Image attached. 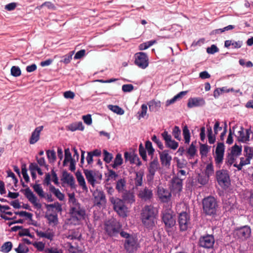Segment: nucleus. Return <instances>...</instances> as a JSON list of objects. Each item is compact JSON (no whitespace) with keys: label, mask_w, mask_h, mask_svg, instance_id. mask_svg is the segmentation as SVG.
<instances>
[{"label":"nucleus","mask_w":253,"mask_h":253,"mask_svg":"<svg viewBox=\"0 0 253 253\" xmlns=\"http://www.w3.org/2000/svg\"><path fill=\"white\" fill-rule=\"evenodd\" d=\"M83 120L85 124L87 125H90L92 124L91 116L90 114H87L83 116Z\"/></svg>","instance_id":"774afa93"},{"label":"nucleus","mask_w":253,"mask_h":253,"mask_svg":"<svg viewBox=\"0 0 253 253\" xmlns=\"http://www.w3.org/2000/svg\"><path fill=\"white\" fill-rule=\"evenodd\" d=\"M203 209L207 215L215 216L217 214L218 204L216 200L212 196H209L203 200Z\"/></svg>","instance_id":"f03ea898"},{"label":"nucleus","mask_w":253,"mask_h":253,"mask_svg":"<svg viewBox=\"0 0 253 253\" xmlns=\"http://www.w3.org/2000/svg\"><path fill=\"white\" fill-rule=\"evenodd\" d=\"M122 200L127 204H132L135 202V197L133 193L125 191L122 195Z\"/></svg>","instance_id":"b1692460"},{"label":"nucleus","mask_w":253,"mask_h":253,"mask_svg":"<svg viewBox=\"0 0 253 253\" xmlns=\"http://www.w3.org/2000/svg\"><path fill=\"white\" fill-rule=\"evenodd\" d=\"M143 174L140 172H136V177L134 179V184L136 186H140L142 184Z\"/></svg>","instance_id":"de8ad7c7"},{"label":"nucleus","mask_w":253,"mask_h":253,"mask_svg":"<svg viewBox=\"0 0 253 253\" xmlns=\"http://www.w3.org/2000/svg\"><path fill=\"white\" fill-rule=\"evenodd\" d=\"M239 136L238 137V141L239 142H245L244 128L243 126L240 127V130L238 132Z\"/></svg>","instance_id":"e2e57ef3"},{"label":"nucleus","mask_w":253,"mask_h":253,"mask_svg":"<svg viewBox=\"0 0 253 253\" xmlns=\"http://www.w3.org/2000/svg\"><path fill=\"white\" fill-rule=\"evenodd\" d=\"M219 51V48L215 44H212L207 48V52L209 54H213Z\"/></svg>","instance_id":"680f3d73"},{"label":"nucleus","mask_w":253,"mask_h":253,"mask_svg":"<svg viewBox=\"0 0 253 253\" xmlns=\"http://www.w3.org/2000/svg\"><path fill=\"white\" fill-rule=\"evenodd\" d=\"M45 217L48 221V223L49 224L52 223L55 225H57L58 223V216L56 213H50L49 214L46 215Z\"/></svg>","instance_id":"473e14b6"},{"label":"nucleus","mask_w":253,"mask_h":253,"mask_svg":"<svg viewBox=\"0 0 253 253\" xmlns=\"http://www.w3.org/2000/svg\"><path fill=\"white\" fill-rule=\"evenodd\" d=\"M211 147L206 144L200 143V154L202 158L207 156Z\"/></svg>","instance_id":"7c9ffc66"},{"label":"nucleus","mask_w":253,"mask_h":253,"mask_svg":"<svg viewBox=\"0 0 253 253\" xmlns=\"http://www.w3.org/2000/svg\"><path fill=\"white\" fill-rule=\"evenodd\" d=\"M124 158L126 161H129L130 164H136L138 166L141 165V162L138 156L134 154L128 152H125L124 154Z\"/></svg>","instance_id":"4be33fe9"},{"label":"nucleus","mask_w":253,"mask_h":253,"mask_svg":"<svg viewBox=\"0 0 253 253\" xmlns=\"http://www.w3.org/2000/svg\"><path fill=\"white\" fill-rule=\"evenodd\" d=\"M111 203L113 205L114 210L121 217H125L127 216V208L125 205V202L119 198H112L110 199Z\"/></svg>","instance_id":"423d86ee"},{"label":"nucleus","mask_w":253,"mask_h":253,"mask_svg":"<svg viewBox=\"0 0 253 253\" xmlns=\"http://www.w3.org/2000/svg\"><path fill=\"white\" fill-rule=\"evenodd\" d=\"M215 178L220 186H228L230 184L229 171L226 169H219L215 172Z\"/></svg>","instance_id":"6e6552de"},{"label":"nucleus","mask_w":253,"mask_h":253,"mask_svg":"<svg viewBox=\"0 0 253 253\" xmlns=\"http://www.w3.org/2000/svg\"><path fill=\"white\" fill-rule=\"evenodd\" d=\"M118 176V174L114 170L111 169H108V175L107 180H116Z\"/></svg>","instance_id":"13d9d810"},{"label":"nucleus","mask_w":253,"mask_h":253,"mask_svg":"<svg viewBox=\"0 0 253 253\" xmlns=\"http://www.w3.org/2000/svg\"><path fill=\"white\" fill-rule=\"evenodd\" d=\"M214 173V167L213 165L212 162L211 161L209 164H208L205 169V174L209 178Z\"/></svg>","instance_id":"58836bf2"},{"label":"nucleus","mask_w":253,"mask_h":253,"mask_svg":"<svg viewBox=\"0 0 253 253\" xmlns=\"http://www.w3.org/2000/svg\"><path fill=\"white\" fill-rule=\"evenodd\" d=\"M49 191L53 193L60 201L64 200L65 198L64 194L61 193L58 189L56 188L53 185H50Z\"/></svg>","instance_id":"bb28decb"},{"label":"nucleus","mask_w":253,"mask_h":253,"mask_svg":"<svg viewBox=\"0 0 253 253\" xmlns=\"http://www.w3.org/2000/svg\"><path fill=\"white\" fill-rule=\"evenodd\" d=\"M206 104L205 99L202 97H190L187 103V107L189 108L194 107H202Z\"/></svg>","instance_id":"dca6fc26"},{"label":"nucleus","mask_w":253,"mask_h":253,"mask_svg":"<svg viewBox=\"0 0 253 253\" xmlns=\"http://www.w3.org/2000/svg\"><path fill=\"white\" fill-rule=\"evenodd\" d=\"M182 134L185 140V143L189 144L190 141V133L187 125L184 126L182 128Z\"/></svg>","instance_id":"2f4dec72"},{"label":"nucleus","mask_w":253,"mask_h":253,"mask_svg":"<svg viewBox=\"0 0 253 253\" xmlns=\"http://www.w3.org/2000/svg\"><path fill=\"white\" fill-rule=\"evenodd\" d=\"M161 188L159 187V200L163 203H168L170 201L171 197V193L169 191L166 192V195L161 194Z\"/></svg>","instance_id":"72a5a7b5"},{"label":"nucleus","mask_w":253,"mask_h":253,"mask_svg":"<svg viewBox=\"0 0 253 253\" xmlns=\"http://www.w3.org/2000/svg\"><path fill=\"white\" fill-rule=\"evenodd\" d=\"M162 136L165 140V146L167 148L173 150H176L178 148V143L172 139L171 136L168 133V131L165 130L162 133Z\"/></svg>","instance_id":"4468645a"},{"label":"nucleus","mask_w":253,"mask_h":253,"mask_svg":"<svg viewBox=\"0 0 253 253\" xmlns=\"http://www.w3.org/2000/svg\"><path fill=\"white\" fill-rule=\"evenodd\" d=\"M46 209L49 211V208H55L57 212H61L62 211V205L59 202H56L54 204H47L45 205Z\"/></svg>","instance_id":"a19ab883"},{"label":"nucleus","mask_w":253,"mask_h":253,"mask_svg":"<svg viewBox=\"0 0 253 253\" xmlns=\"http://www.w3.org/2000/svg\"><path fill=\"white\" fill-rule=\"evenodd\" d=\"M190 218L189 214L186 211H182L179 214L178 222L180 231H185L187 230L190 223Z\"/></svg>","instance_id":"9b49d317"},{"label":"nucleus","mask_w":253,"mask_h":253,"mask_svg":"<svg viewBox=\"0 0 253 253\" xmlns=\"http://www.w3.org/2000/svg\"><path fill=\"white\" fill-rule=\"evenodd\" d=\"M158 169V162L157 159H154L150 164L149 168V174L147 176L148 181L153 180L156 171Z\"/></svg>","instance_id":"6ab92c4d"},{"label":"nucleus","mask_w":253,"mask_h":253,"mask_svg":"<svg viewBox=\"0 0 253 253\" xmlns=\"http://www.w3.org/2000/svg\"><path fill=\"white\" fill-rule=\"evenodd\" d=\"M169 150H165L162 153L159 152L162 165L166 167H169L170 165L171 157L169 154Z\"/></svg>","instance_id":"412c9836"},{"label":"nucleus","mask_w":253,"mask_h":253,"mask_svg":"<svg viewBox=\"0 0 253 253\" xmlns=\"http://www.w3.org/2000/svg\"><path fill=\"white\" fill-rule=\"evenodd\" d=\"M251 234V229L248 225L236 227L233 231L234 237L242 241L246 240L250 238Z\"/></svg>","instance_id":"0eeeda50"},{"label":"nucleus","mask_w":253,"mask_h":253,"mask_svg":"<svg viewBox=\"0 0 253 253\" xmlns=\"http://www.w3.org/2000/svg\"><path fill=\"white\" fill-rule=\"evenodd\" d=\"M103 160L107 163L109 164L113 158L112 154L108 152L106 150H103Z\"/></svg>","instance_id":"a18cd8bd"},{"label":"nucleus","mask_w":253,"mask_h":253,"mask_svg":"<svg viewBox=\"0 0 253 253\" xmlns=\"http://www.w3.org/2000/svg\"><path fill=\"white\" fill-rule=\"evenodd\" d=\"M84 126H83L82 122H75L71 124L68 126V129L71 131H75L76 130L83 131L84 129Z\"/></svg>","instance_id":"393cba45"},{"label":"nucleus","mask_w":253,"mask_h":253,"mask_svg":"<svg viewBox=\"0 0 253 253\" xmlns=\"http://www.w3.org/2000/svg\"><path fill=\"white\" fill-rule=\"evenodd\" d=\"M196 143V141L192 142L187 151V153L190 156L189 159L193 158L196 153L197 149L195 145Z\"/></svg>","instance_id":"c9c22d12"},{"label":"nucleus","mask_w":253,"mask_h":253,"mask_svg":"<svg viewBox=\"0 0 253 253\" xmlns=\"http://www.w3.org/2000/svg\"><path fill=\"white\" fill-rule=\"evenodd\" d=\"M157 212L158 210L151 205L145 206L143 209L141 218L143 224L146 228H149L154 226Z\"/></svg>","instance_id":"f257e3e1"},{"label":"nucleus","mask_w":253,"mask_h":253,"mask_svg":"<svg viewBox=\"0 0 253 253\" xmlns=\"http://www.w3.org/2000/svg\"><path fill=\"white\" fill-rule=\"evenodd\" d=\"M177 176H174L171 180V186L173 192L179 193L182 191L183 181Z\"/></svg>","instance_id":"f3484780"},{"label":"nucleus","mask_w":253,"mask_h":253,"mask_svg":"<svg viewBox=\"0 0 253 253\" xmlns=\"http://www.w3.org/2000/svg\"><path fill=\"white\" fill-rule=\"evenodd\" d=\"M21 172L23 175V178L26 182H28L30 180L29 176L27 173V169L26 164H23L21 166Z\"/></svg>","instance_id":"5fc2aeb1"},{"label":"nucleus","mask_w":253,"mask_h":253,"mask_svg":"<svg viewBox=\"0 0 253 253\" xmlns=\"http://www.w3.org/2000/svg\"><path fill=\"white\" fill-rule=\"evenodd\" d=\"M62 180L69 184L71 187L75 186V179L72 175L68 173L66 170H64L62 172Z\"/></svg>","instance_id":"5701e85b"},{"label":"nucleus","mask_w":253,"mask_h":253,"mask_svg":"<svg viewBox=\"0 0 253 253\" xmlns=\"http://www.w3.org/2000/svg\"><path fill=\"white\" fill-rule=\"evenodd\" d=\"M139 153L143 160H146L147 155L146 149L144 148L142 143L139 146Z\"/></svg>","instance_id":"052dcab7"},{"label":"nucleus","mask_w":253,"mask_h":253,"mask_svg":"<svg viewBox=\"0 0 253 253\" xmlns=\"http://www.w3.org/2000/svg\"><path fill=\"white\" fill-rule=\"evenodd\" d=\"M139 196L141 199L146 201L151 199L152 196V192L151 190L145 188L139 192Z\"/></svg>","instance_id":"a878e982"},{"label":"nucleus","mask_w":253,"mask_h":253,"mask_svg":"<svg viewBox=\"0 0 253 253\" xmlns=\"http://www.w3.org/2000/svg\"><path fill=\"white\" fill-rule=\"evenodd\" d=\"M12 248V243L11 242H5L1 247L0 251L4 253L9 252Z\"/></svg>","instance_id":"ea45409f"},{"label":"nucleus","mask_w":253,"mask_h":253,"mask_svg":"<svg viewBox=\"0 0 253 253\" xmlns=\"http://www.w3.org/2000/svg\"><path fill=\"white\" fill-rule=\"evenodd\" d=\"M122 228V224L114 218L109 220L104 224L105 231L110 237H117Z\"/></svg>","instance_id":"7ed1b4c3"},{"label":"nucleus","mask_w":253,"mask_h":253,"mask_svg":"<svg viewBox=\"0 0 253 253\" xmlns=\"http://www.w3.org/2000/svg\"><path fill=\"white\" fill-rule=\"evenodd\" d=\"M126 185V180L125 178H120L116 182V189L119 193L124 191Z\"/></svg>","instance_id":"c85d7f7f"},{"label":"nucleus","mask_w":253,"mask_h":253,"mask_svg":"<svg viewBox=\"0 0 253 253\" xmlns=\"http://www.w3.org/2000/svg\"><path fill=\"white\" fill-rule=\"evenodd\" d=\"M74 53V51L69 52L68 54L63 56L62 59L61 60V62H63L66 64L69 63L72 59V56Z\"/></svg>","instance_id":"8fccbe9b"},{"label":"nucleus","mask_w":253,"mask_h":253,"mask_svg":"<svg viewBox=\"0 0 253 253\" xmlns=\"http://www.w3.org/2000/svg\"><path fill=\"white\" fill-rule=\"evenodd\" d=\"M43 126H38L32 132L31 136L29 140L30 144H34L39 140L40 133L43 130Z\"/></svg>","instance_id":"a211bd4d"},{"label":"nucleus","mask_w":253,"mask_h":253,"mask_svg":"<svg viewBox=\"0 0 253 253\" xmlns=\"http://www.w3.org/2000/svg\"><path fill=\"white\" fill-rule=\"evenodd\" d=\"M225 145L223 142H217L215 149L214 160L216 167L220 168L224 159Z\"/></svg>","instance_id":"9d476101"},{"label":"nucleus","mask_w":253,"mask_h":253,"mask_svg":"<svg viewBox=\"0 0 253 253\" xmlns=\"http://www.w3.org/2000/svg\"><path fill=\"white\" fill-rule=\"evenodd\" d=\"M135 64L142 69L148 66V57L146 53L140 52L135 54Z\"/></svg>","instance_id":"f8f14e48"},{"label":"nucleus","mask_w":253,"mask_h":253,"mask_svg":"<svg viewBox=\"0 0 253 253\" xmlns=\"http://www.w3.org/2000/svg\"><path fill=\"white\" fill-rule=\"evenodd\" d=\"M69 196V203L70 204V206H72L78 203L77 200L76 199L75 194L74 193L68 194Z\"/></svg>","instance_id":"0e129e2a"},{"label":"nucleus","mask_w":253,"mask_h":253,"mask_svg":"<svg viewBox=\"0 0 253 253\" xmlns=\"http://www.w3.org/2000/svg\"><path fill=\"white\" fill-rule=\"evenodd\" d=\"M108 108L109 110L118 115H122L125 113L124 110L117 105H109Z\"/></svg>","instance_id":"e433bc0d"},{"label":"nucleus","mask_w":253,"mask_h":253,"mask_svg":"<svg viewBox=\"0 0 253 253\" xmlns=\"http://www.w3.org/2000/svg\"><path fill=\"white\" fill-rule=\"evenodd\" d=\"M147 110V105L143 104L141 105V110L138 112V119H140L141 118H144L146 115Z\"/></svg>","instance_id":"864d4df0"},{"label":"nucleus","mask_w":253,"mask_h":253,"mask_svg":"<svg viewBox=\"0 0 253 253\" xmlns=\"http://www.w3.org/2000/svg\"><path fill=\"white\" fill-rule=\"evenodd\" d=\"M18 235L20 237L27 236L30 237H32V235L30 233V231L28 229H21V230L19 231Z\"/></svg>","instance_id":"69168bd1"},{"label":"nucleus","mask_w":253,"mask_h":253,"mask_svg":"<svg viewBox=\"0 0 253 253\" xmlns=\"http://www.w3.org/2000/svg\"><path fill=\"white\" fill-rule=\"evenodd\" d=\"M46 155L50 162H53L56 160V153L53 150H48L46 151Z\"/></svg>","instance_id":"4d7b16f0"},{"label":"nucleus","mask_w":253,"mask_h":253,"mask_svg":"<svg viewBox=\"0 0 253 253\" xmlns=\"http://www.w3.org/2000/svg\"><path fill=\"white\" fill-rule=\"evenodd\" d=\"M230 89H227L226 87H222L221 88H216L213 91V96L215 98H218L220 95L224 92H229Z\"/></svg>","instance_id":"4c0bfd02"},{"label":"nucleus","mask_w":253,"mask_h":253,"mask_svg":"<svg viewBox=\"0 0 253 253\" xmlns=\"http://www.w3.org/2000/svg\"><path fill=\"white\" fill-rule=\"evenodd\" d=\"M133 86L131 84H126L122 86V90L125 92H130L133 89Z\"/></svg>","instance_id":"338daca9"},{"label":"nucleus","mask_w":253,"mask_h":253,"mask_svg":"<svg viewBox=\"0 0 253 253\" xmlns=\"http://www.w3.org/2000/svg\"><path fill=\"white\" fill-rule=\"evenodd\" d=\"M145 149L148 152V155L152 157L155 150L152 146V143L149 140L146 141L145 143Z\"/></svg>","instance_id":"3c124183"},{"label":"nucleus","mask_w":253,"mask_h":253,"mask_svg":"<svg viewBox=\"0 0 253 253\" xmlns=\"http://www.w3.org/2000/svg\"><path fill=\"white\" fill-rule=\"evenodd\" d=\"M123 160L122 155L118 153L114 160L113 163L110 165L113 169H117L118 167L121 166L123 164Z\"/></svg>","instance_id":"c756f323"},{"label":"nucleus","mask_w":253,"mask_h":253,"mask_svg":"<svg viewBox=\"0 0 253 253\" xmlns=\"http://www.w3.org/2000/svg\"><path fill=\"white\" fill-rule=\"evenodd\" d=\"M242 150V146L235 144L232 147L230 154L232 155H235V156H238L241 154Z\"/></svg>","instance_id":"79ce46f5"},{"label":"nucleus","mask_w":253,"mask_h":253,"mask_svg":"<svg viewBox=\"0 0 253 253\" xmlns=\"http://www.w3.org/2000/svg\"><path fill=\"white\" fill-rule=\"evenodd\" d=\"M94 195L97 204H100L101 202H106L105 195L103 191H97L94 193Z\"/></svg>","instance_id":"cd10ccee"},{"label":"nucleus","mask_w":253,"mask_h":253,"mask_svg":"<svg viewBox=\"0 0 253 253\" xmlns=\"http://www.w3.org/2000/svg\"><path fill=\"white\" fill-rule=\"evenodd\" d=\"M172 134L174 137L177 140L180 141L181 140V130L178 126H175L173 127L172 129Z\"/></svg>","instance_id":"49530a36"},{"label":"nucleus","mask_w":253,"mask_h":253,"mask_svg":"<svg viewBox=\"0 0 253 253\" xmlns=\"http://www.w3.org/2000/svg\"><path fill=\"white\" fill-rule=\"evenodd\" d=\"M31 186L41 198L45 197V193L40 184H31Z\"/></svg>","instance_id":"f704fd0d"},{"label":"nucleus","mask_w":253,"mask_h":253,"mask_svg":"<svg viewBox=\"0 0 253 253\" xmlns=\"http://www.w3.org/2000/svg\"><path fill=\"white\" fill-rule=\"evenodd\" d=\"M162 220L165 224V228L167 232L170 231L176 224L175 215L170 209L162 212Z\"/></svg>","instance_id":"20e7f679"},{"label":"nucleus","mask_w":253,"mask_h":253,"mask_svg":"<svg viewBox=\"0 0 253 253\" xmlns=\"http://www.w3.org/2000/svg\"><path fill=\"white\" fill-rule=\"evenodd\" d=\"M21 185L23 187H26L25 189H22L20 192L23 193L28 201L31 203L37 209H41L42 207V204L39 203L37 197L31 191L30 188L26 185L23 180H21Z\"/></svg>","instance_id":"39448f33"},{"label":"nucleus","mask_w":253,"mask_h":253,"mask_svg":"<svg viewBox=\"0 0 253 253\" xmlns=\"http://www.w3.org/2000/svg\"><path fill=\"white\" fill-rule=\"evenodd\" d=\"M149 110L151 112H156L158 110V103L155 99L150 101L148 103Z\"/></svg>","instance_id":"37998d69"},{"label":"nucleus","mask_w":253,"mask_h":253,"mask_svg":"<svg viewBox=\"0 0 253 253\" xmlns=\"http://www.w3.org/2000/svg\"><path fill=\"white\" fill-rule=\"evenodd\" d=\"M138 245L137 239L133 236L125 241V248L128 253H133L135 252Z\"/></svg>","instance_id":"2eb2a0df"},{"label":"nucleus","mask_w":253,"mask_h":253,"mask_svg":"<svg viewBox=\"0 0 253 253\" xmlns=\"http://www.w3.org/2000/svg\"><path fill=\"white\" fill-rule=\"evenodd\" d=\"M215 240L214 236L212 235L207 234L200 237L199 244L200 247L206 249L212 248Z\"/></svg>","instance_id":"ddd939ff"},{"label":"nucleus","mask_w":253,"mask_h":253,"mask_svg":"<svg viewBox=\"0 0 253 253\" xmlns=\"http://www.w3.org/2000/svg\"><path fill=\"white\" fill-rule=\"evenodd\" d=\"M84 172L88 182L93 187L94 186L95 183H100L99 181H97V179L95 178V170L84 169Z\"/></svg>","instance_id":"aec40b11"},{"label":"nucleus","mask_w":253,"mask_h":253,"mask_svg":"<svg viewBox=\"0 0 253 253\" xmlns=\"http://www.w3.org/2000/svg\"><path fill=\"white\" fill-rule=\"evenodd\" d=\"M21 74V70L18 66H13L11 68V74L14 77H18Z\"/></svg>","instance_id":"bf43d9fd"},{"label":"nucleus","mask_w":253,"mask_h":253,"mask_svg":"<svg viewBox=\"0 0 253 253\" xmlns=\"http://www.w3.org/2000/svg\"><path fill=\"white\" fill-rule=\"evenodd\" d=\"M70 214L73 218L79 220L84 218L85 210L78 202L72 206H70Z\"/></svg>","instance_id":"1a4fd4ad"},{"label":"nucleus","mask_w":253,"mask_h":253,"mask_svg":"<svg viewBox=\"0 0 253 253\" xmlns=\"http://www.w3.org/2000/svg\"><path fill=\"white\" fill-rule=\"evenodd\" d=\"M156 42V40H151L145 42H143L139 45V49L140 50L146 49Z\"/></svg>","instance_id":"c03bdc74"},{"label":"nucleus","mask_w":253,"mask_h":253,"mask_svg":"<svg viewBox=\"0 0 253 253\" xmlns=\"http://www.w3.org/2000/svg\"><path fill=\"white\" fill-rule=\"evenodd\" d=\"M15 214L19 215L21 217L25 216L30 220H32L33 214L26 211H16Z\"/></svg>","instance_id":"6e6d98bb"},{"label":"nucleus","mask_w":253,"mask_h":253,"mask_svg":"<svg viewBox=\"0 0 253 253\" xmlns=\"http://www.w3.org/2000/svg\"><path fill=\"white\" fill-rule=\"evenodd\" d=\"M235 156V155H232V154L228 153L226 158L225 164L229 167H231L236 160Z\"/></svg>","instance_id":"603ef678"},{"label":"nucleus","mask_w":253,"mask_h":253,"mask_svg":"<svg viewBox=\"0 0 253 253\" xmlns=\"http://www.w3.org/2000/svg\"><path fill=\"white\" fill-rule=\"evenodd\" d=\"M244 155L247 158L252 159L253 158V150L248 146L244 147Z\"/></svg>","instance_id":"09e8293b"}]
</instances>
